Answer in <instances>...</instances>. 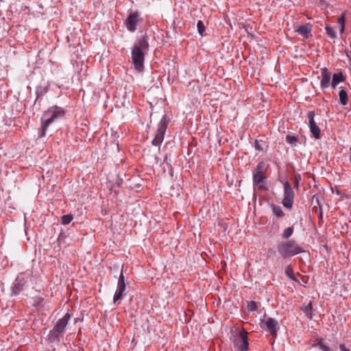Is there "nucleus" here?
<instances>
[{
	"mask_svg": "<svg viewBox=\"0 0 351 351\" xmlns=\"http://www.w3.org/2000/svg\"><path fill=\"white\" fill-rule=\"evenodd\" d=\"M349 151H350L349 161L351 163V147H350Z\"/></svg>",
	"mask_w": 351,
	"mask_h": 351,
	"instance_id": "obj_34",
	"label": "nucleus"
},
{
	"mask_svg": "<svg viewBox=\"0 0 351 351\" xmlns=\"http://www.w3.org/2000/svg\"><path fill=\"white\" fill-rule=\"evenodd\" d=\"M32 277L29 274H20L16 277L12 287V293L18 295L22 290L29 287V282L32 281Z\"/></svg>",
	"mask_w": 351,
	"mask_h": 351,
	"instance_id": "obj_6",
	"label": "nucleus"
},
{
	"mask_svg": "<svg viewBox=\"0 0 351 351\" xmlns=\"http://www.w3.org/2000/svg\"><path fill=\"white\" fill-rule=\"evenodd\" d=\"M301 310L309 319L313 317V305L312 302H310L307 305L301 307Z\"/></svg>",
	"mask_w": 351,
	"mask_h": 351,
	"instance_id": "obj_18",
	"label": "nucleus"
},
{
	"mask_svg": "<svg viewBox=\"0 0 351 351\" xmlns=\"http://www.w3.org/2000/svg\"><path fill=\"white\" fill-rule=\"evenodd\" d=\"M197 28L198 33L201 36H204V32H205V25L202 21L199 20L197 23Z\"/></svg>",
	"mask_w": 351,
	"mask_h": 351,
	"instance_id": "obj_23",
	"label": "nucleus"
},
{
	"mask_svg": "<svg viewBox=\"0 0 351 351\" xmlns=\"http://www.w3.org/2000/svg\"><path fill=\"white\" fill-rule=\"evenodd\" d=\"M266 178L264 175H253V184L258 189H263L266 185Z\"/></svg>",
	"mask_w": 351,
	"mask_h": 351,
	"instance_id": "obj_13",
	"label": "nucleus"
},
{
	"mask_svg": "<svg viewBox=\"0 0 351 351\" xmlns=\"http://www.w3.org/2000/svg\"><path fill=\"white\" fill-rule=\"evenodd\" d=\"M339 102L341 105L346 106L348 101V94L345 89L342 88L339 93Z\"/></svg>",
	"mask_w": 351,
	"mask_h": 351,
	"instance_id": "obj_19",
	"label": "nucleus"
},
{
	"mask_svg": "<svg viewBox=\"0 0 351 351\" xmlns=\"http://www.w3.org/2000/svg\"><path fill=\"white\" fill-rule=\"evenodd\" d=\"M340 351H351L349 348H348L345 344H340L339 346Z\"/></svg>",
	"mask_w": 351,
	"mask_h": 351,
	"instance_id": "obj_29",
	"label": "nucleus"
},
{
	"mask_svg": "<svg viewBox=\"0 0 351 351\" xmlns=\"http://www.w3.org/2000/svg\"><path fill=\"white\" fill-rule=\"evenodd\" d=\"M312 25L310 23H306L304 25H300L297 29L296 32L301 35L302 36L307 38L311 32Z\"/></svg>",
	"mask_w": 351,
	"mask_h": 351,
	"instance_id": "obj_15",
	"label": "nucleus"
},
{
	"mask_svg": "<svg viewBox=\"0 0 351 351\" xmlns=\"http://www.w3.org/2000/svg\"><path fill=\"white\" fill-rule=\"evenodd\" d=\"M247 308L250 311L254 312L257 310V304L254 301H251L248 303Z\"/></svg>",
	"mask_w": 351,
	"mask_h": 351,
	"instance_id": "obj_26",
	"label": "nucleus"
},
{
	"mask_svg": "<svg viewBox=\"0 0 351 351\" xmlns=\"http://www.w3.org/2000/svg\"><path fill=\"white\" fill-rule=\"evenodd\" d=\"M234 344L239 351H246L249 346L247 337L242 333H239L234 338Z\"/></svg>",
	"mask_w": 351,
	"mask_h": 351,
	"instance_id": "obj_10",
	"label": "nucleus"
},
{
	"mask_svg": "<svg viewBox=\"0 0 351 351\" xmlns=\"http://www.w3.org/2000/svg\"><path fill=\"white\" fill-rule=\"evenodd\" d=\"M321 345H324V339L320 338L317 340V343L314 345L315 346H318L319 348L321 347Z\"/></svg>",
	"mask_w": 351,
	"mask_h": 351,
	"instance_id": "obj_28",
	"label": "nucleus"
},
{
	"mask_svg": "<svg viewBox=\"0 0 351 351\" xmlns=\"http://www.w3.org/2000/svg\"><path fill=\"white\" fill-rule=\"evenodd\" d=\"M319 349L322 351H330V348L328 346H327L326 345H321V347L319 348Z\"/></svg>",
	"mask_w": 351,
	"mask_h": 351,
	"instance_id": "obj_31",
	"label": "nucleus"
},
{
	"mask_svg": "<svg viewBox=\"0 0 351 351\" xmlns=\"http://www.w3.org/2000/svg\"><path fill=\"white\" fill-rule=\"evenodd\" d=\"M65 110L63 108L53 106L45 110L41 118V128L39 130L38 137L45 136L47 128L52 124L63 120L65 117Z\"/></svg>",
	"mask_w": 351,
	"mask_h": 351,
	"instance_id": "obj_2",
	"label": "nucleus"
},
{
	"mask_svg": "<svg viewBox=\"0 0 351 351\" xmlns=\"http://www.w3.org/2000/svg\"><path fill=\"white\" fill-rule=\"evenodd\" d=\"M277 250L283 258L292 257L304 252L293 239L280 242L277 245Z\"/></svg>",
	"mask_w": 351,
	"mask_h": 351,
	"instance_id": "obj_3",
	"label": "nucleus"
},
{
	"mask_svg": "<svg viewBox=\"0 0 351 351\" xmlns=\"http://www.w3.org/2000/svg\"><path fill=\"white\" fill-rule=\"evenodd\" d=\"M325 31L326 34L329 36L331 38L335 39L337 38V33L334 27L326 25L325 27Z\"/></svg>",
	"mask_w": 351,
	"mask_h": 351,
	"instance_id": "obj_20",
	"label": "nucleus"
},
{
	"mask_svg": "<svg viewBox=\"0 0 351 351\" xmlns=\"http://www.w3.org/2000/svg\"><path fill=\"white\" fill-rule=\"evenodd\" d=\"M307 117L309 122V128L310 131L312 133L313 137L316 139L320 138V129L317 125V123L315 121V112L314 111H308L307 114Z\"/></svg>",
	"mask_w": 351,
	"mask_h": 351,
	"instance_id": "obj_9",
	"label": "nucleus"
},
{
	"mask_svg": "<svg viewBox=\"0 0 351 351\" xmlns=\"http://www.w3.org/2000/svg\"><path fill=\"white\" fill-rule=\"evenodd\" d=\"M273 213L278 217H282L285 214L280 206L277 205H272Z\"/></svg>",
	"mask_w": 351,
	"mask_h": 351,
	"instance_id": "obj_21",
	"label": "nucleus"
},
{
	"mask_svg": "<svg viewBox=\"0 0 351 351\" xmlns=\"http://www.w3.org/2000/svg\"><path fill=\"white\" fill-rule=\"evenodd\" d=\"M169 121L167 119V116L165 114L162 116L161 119L157 125V130L155 132L154 138L152 140V143L154 146L158 147H160L162 143L164 141L165 134L168 126Z\"/></svg>",
	"mask_w": 351,
	"mask_h": 351,
	"instance_id": "obj_5",
	"label": "nucleus"
},
{
	"mask_svg": "<svg viewBox=\"0 0 351 351\" xmlns=\"http://www.w3.org/2000/svg\"><path fill=\"white\" fill-rule=\"evenodd\" d=\"M344 80V77L341 72L333 74L331 83L332 87L333 88H335L337 84H339L340 82H343Z\"/></svg>",
	"mask_w": 351,
	"mask_h": 351,
	"instance_id": "obj_16",
	"label": "nucleus"
},
{
	"mask_svg": "<svg viewBox=\"0 0 351 351\" xmlns=\"http://www.w3.org/2000/svg\"><path fill=\"white\" fill-rule=\"evenodd\" d=\"M293 233V228L288 227L283 231L282 238L284 239H288Z\"/></svg>",
	"mask_w": 351,
	"mask_h": 351,
	"instance_id": "obj_22",
	"label": "nucleus"
},
{
	"mask_svg": "<svg viewBox=\"0 0 351 351\" xmlns=\"http://www.w3.org/2000/svg\"><path fill=\"white\" fill-rule=\"evenodd\" d=\"M125 289V283L124 281V276L123 274V272H121V274L119 277L118 280V284H117V289L114 293V298H113V302L114 303H116L117 301L121 300L123 293Z\"/></svg>",
	"mask_w": 351,
	"mask_h": 351,
	"instance_id": "obj_11",
	"label": "nucleus"
},
{
	"mask_svg": "<svg viewBox=\"0 0 351 351\" xmlns=\"http://www.w3.org/2000/svg\"><path fill=\"white\" fill-rule=\"evenodd\" d=\"M71 319V315L69 313H66L64 316L58 319L52 330L49 331V339L51 342H60V339L63 337L66 332V326Z\"/></svg>",
	"mask_w": 351,
	"mask_h": 351,
	"instance_id": "obj_4",
	"label": "nucleus"
},
{
	"mask_svg": "<svg viewBox=\"0 0 351 351\" xmlns=\"http://www.w3.org/2000/svg\"><path fill=\"white\" fill-rule=\"evenodd\" d=\"M266 170L265 163L263 161L259 162L253 171V175H264Z\"/></svg>",
	"mask_w": 351,
	"mask_h": 351,
	"instance_id": "obj_17",
	"label": "nucleus"
},
{
	"mask_svg": "<svg viewBox=\"0 0 351 351\" xmlns=\"http://www.w3.org/2000/svg\"><path fill=\"white\" fill-rule=\"evenodd\" d=\"M294 201V191L293 189L291 187L289 183L286 181L284 183V192H283V199L282 201V204L284 207L288 209H291L293 206Z\"/></svg>",
	"mask_w": 351,
	"mask_h": 351,
	"instance_id": "obj_7",
	"label": "nucleus"
},
{
	"mask_svg": "<svg viewBox=\"0 0 351 351\" xmlns=\"http://www.w3.org/2000/svg\"><path fill=\"white\" fill-rule=\"evenodd\" d=\"M149 42L146 36H138L134 43L131 51V58L134 69L142 72L144 69L145 56L149 49Z\"/></svg>",
	"mask_w": 351,
	"mask_h": 351,
	"instance_id": "obj_1",
	"label": "nucleus"
},
{
	"mask_svg": "<svg viewBox=\"0 0 351 351\" xmlns=\"http://www.w3.org/2000/svg\"><path fill=\"white\" fill-rule=\"evenodd\" d=\"M254 147H255V149L256 150H259V151L260 150H263V148H262L261 145H260V143L257 141H255Z\"/></svg>",
	"mask_w": 351,
	"mask_h": 351,
	"instance_id": "obj_30",
	"label": "nucleus"
},
{
	"mask_svg": "<svg viewBox=\"0 0 351 351\" xmlns=\"http://www.w3.org/2000/svg\"><path fill=\"white\" fill-rule=\"evenodd\" d=\"M330 73L326 68L322 69V80L320 82L321 87L323 88H328L330 84Z\"/></svg>",
	"mask_w": 351,
	"mask_h": 351,
	"instance_id": "obj_14",
	"label": "nucleus"
},
{
	"mask_svg": "<svg viewBox=\"0 0 351 351\" xmlns=\"http://www.w3.org/2000/svg\"><path fill=\"white\" fill-rule=\"evenodd\" d=\"M142 21L138 12H133L128 14L125 20V25L130 32H134L137 29L138 24Z\"/></svg>",
	"mask_w": 351,
	"mask_h": 351,
	"instance_id": "obj_8",
	"label": "nucleus"
},
{
	"mask_svg": "<svg viewBox=\"0 0 351 351\" xmlns=\"http://www.w3.org/2000/svg\"><path fill=\"white\" fill-rule=\"evenodd\" d=\"M344 28H345V26H343V25L341 26V28H340V29H339V32H340L341 34H343V32H344Z\"/></svg>",
	"mask_w": 351,
	"mask_h": 351,
	"instance_id": "obj_33",
	"label": "nucleus"
},
{
	"mask_svg": "<svg viewBox=\"0 0 351 351\" xmlns=\"http://www.w3.org/2000/svg\"><path fill=\"white\" fill-rule=\"evenodd\" d=\"M286 141L289 144L293 145L298 142V139L295 136L287 135L286 136Z\"/></svg>",
	"mask_w": 351,
	"mask_h": 351,
	"instance_id": "obj_25",
	"label": "nucleus"
},
{
	"mask_svg": "<svg viewBox=\"0 0 351 351\" xmlns=\"http://www.w3.org/2000/svg\"><path fill=\"white\" fill-rule=\"evenodd\" d=\"M264 325L267 331L271 335H276L278 322L276 320L271 317H267L264 322Z\"/></svg>",
	"mask_w": 351,
	"mask_h": 351,
	"instance_id": "obj_12",
	"label": "nucleus"
},
{
	"mask_svg": "<svg viewBox=\"0 0 351 351\" xmlns=\"http://www.w3.org/2000/svg\"><path fill=\"white\" fill-rule=\"evenodd\" d=\"M286 274H287V275L289 277L292 278L293 274H292V270H291V269H288L286 271Z\"/></svg>",
	"mask_w": 351,
	"mask_h": 351,
	"instance_id": "obj_32",
	"label": "nucleus"
},
{
	"mask_svg": "<svg viewBox=\"0 0 351 351\" xmlns=\"http://www.w3.org/2000/svg\"><path fill=\"white\" fill-rule=\"evenodd\" d=\"M338 23L341 25V26H345V14L342 13L341 16L338 19Z\"/></svg>",
	"mask_w": 351,
	"mask_h": 351,
	"instance_id": "obj_27",
	"label": "nucleus"
},
{
	"mask_svg": "<svg viewBox=\"0 0 351 351\" xmlns=\"http://www.w3.org/2000/svg\"><path fill=\"white\" fill-rule=\"evenodd\" d=\"M295 185L296 186H298V180L297 179H295Z\"/></svg>",
	"mask_w": 351,
	"mask_h": 351,
	"instance_id": "obj_35",
	"label": "nucleus"
},
{
	"mask_svg": "<svg viewBox=\"0 0 351 351\" xmlns=\"http://www.w3.org/2000/svg\"><path fill=\"white\" fill-rule=\"evenodd\" d=\"M73 215L71 214L64 215L62 217L61 222L64 225H67L73 220Z\"/></svg>",
	"mask_w": 351,
	"mask_h": 351,
	"instance_id": "obj_24",
	"label": "nucleus"
}]
</instances>
